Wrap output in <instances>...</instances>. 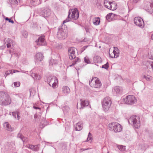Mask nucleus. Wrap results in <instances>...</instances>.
Instances as JSON below:
<instances>
[{
  "mask_svg": "<svg viewBox=\"0 0 153 153\" xmlns=\"http://www.w3.org/2000/svg\"><path fill=\"white\" fill-rule=\"evenodd\" d=\"M21 1V0H12L11 3L12 4L16 5L20 3Z\"/></svg>",
  "mask_w": 153,
  "mask_h": 153,
  "instance_id": "nucleus-30",
  "label": "nucleus"
},
{
  "mask_svg": "<svg viewBox=\"0 0 153 153\" xmlns=\"http://www.w3.org/2000/svg\"><path fill=\"white\" fill-rule=\"evenodd\" d=\"M19 113L17 112V114L16 115V116H17V117L18 118V119H19Z\"/></svg>",
  "mask_w": 153,
  "mask_h": 153,
  "instance_id": "nucleus-55",
  "label": "nucleus"
},
{
  "mask_svg": "<svg viewBox=\"0 0 153 153\" xmlns=\"http://www.w3.org/2000/svg\"><path fill=\"white\" fill-rule=\"evenodd\" d=\"M85 29L86 31V32H88V29H87L86 28H85Z\"/></svg>",
  "mask_w": 153,
  "mask_h": 153,
  "instance_id": "nucleus-61",
  "label": "nucleus"
},
{
  "mask_svg": "<svg viewBox=\"0 0 153 153\" xmlns=\"http://www.w3.org/2000/svg\"><path fill=\"white\" fill-rule=\"evenodd\" d=\"M39 145L35 146L30 145H29L28 147L29 149H32L34 151L36 152L39 151Z\"/></svg>",
  "mask_w": 153,
  "mask_h": 153,
  "instance_id": "nucleus-18",
  "label": "nucleus"
},
{
  "mask_svg": "<svg viewBox=\"0 0 153 153\" xmlns=\"http://www.w3.org/2000/svg\"><path fill=\"white\" fill-rule=\"evenodd\" d=\"M30 96L33 97L35 94L36 91L34 88H31L29 90Z\"/></svg>",
  "mask_w": 153,
  "mask_h": 153,
  "instance_id": "nucleus-28",
  "label": "nucleus"
},
{
  "mask_svg": "<svg viewBox=\"0 0 153 153\" xmlns=\"http://www.w3.org/2000/svg\"><path fill=\"white\" fill-rule=\"evenodd\" d=\"M111 104V100L109 97L105 98L102 103L103 109L105 111L108 110Z\"/></svg>",
  "mask_w": 153,
  "mask_h": 153,
  "instance_id": "nucleus-6",
  "label": "nucleus"
},
{
  "mask_svg": "<svg viewBox=\"0 0 153 153\" xmlns=\"http://www.w3.org/2000/svg\"><path fill=\"white\" fill-rule=\"evenodd\" d=\"M114 92H115L116 94H121L122 92V88L117 86L114 87Z\"/></svg>",
  "mask_w": 153,
  "mask_h": 153,
  "instance_id": "nucleus-19",
  "label": "nucleus"
},
{
  "mask_svg": "<svg viewBox=\"0 0 153 153\" xmlns=\"http://www.w3.org/2000/svg\"><path fill=\"white\" fill-rule=\"evenodd\" d=\"M36 42L37 45H45L46 44L45 36L44 35H42L39 37L38 39L36 41Z\"/></svg>",
  "mask_w": 153,
  "mask_h": 153,
  "instance_id": "nucleus-13",
  "label": "nucleus"
},
{
  "mask_svg": "<svg viewBox=\"0 0 153 153\" xmlns=\"http://www.w3.org/2000/svg\"><path fill=\"white\" fill-rule=\"evenodd\" d=\"M8 22H10L12 24H13L14 23V21L13 20H11V19H9Z\"/></svg>",
  "mask_w": 153,
  "mask_h": 153,
  "instance_id": "nucleus-48",
  "label": "nucleus"
},
{
  "mask_svg": "<svg viewBox=\"0 0 153 153\" xmlns=\"http://www.w3.org/2000/svg\"><path fill=\"white\" fill-rule=\"evenodd\" d=\"M140 0H133V2L134 3H136Z\"/></svg>",
  "mask_w": 153,
  "mask_h": 153,
  "instance_id": "nucleus-52",
  "label": "nucleus"
},
{
  "mask_svg": "<svg viewBox=\"0 0 153 153\" xmlns=\"http://www.w3.org/2000/svg\"><path fill=\"white\" fill-rule=\"evenodd\" d=\"M30 3L33 6H36L39 4L38 0H30Z\"/></svg>",
  "mask_w": 153,
  "mask_h": 153,
  "instance_id": "nucleus-25",
  "label": "nucleus"
},
{
  "mask_svg": "<svg viewBox=\"0 0 153 153\" xmlns=\"http://www.w3.org/2000/svg\"><path fill=\"white\" fill-rule=\"evenodd\" d=\"M4 126L5 128L8 131H12L14 130V128L11 127L8 122H5L4 124Z\"/></svg>",
  "mask_w": 153,
  "mask_h": 153,
  "instance_id": "nucleus-15",
  "label": "nucleus"
},
{
  "mask_svg": "<svg viewBox=\"0 0 153 153\" xmlns=\"http://www.w3.org/2000/svg\"><path fill=\"white\" fill-rule=\"evenodd\" d=\"M22 36L25 38H27L28 35L27 32L25 30H23L22 31Z\"/></svg>",
  "mask_w": 153,
  "mask_h": 153,
  "instance_id": "nucleus-37",
  "label": "nucleus"
},
{
  "mask_svg": "<svg viewBox=\"0 0 153 153\" xmlns=\"http://www.w3.org/2000/svg\"><path fill=\"white\" fill-rule=\"evenodd\" d=\"M92 135L90 132H89L86 141L88 142H91L92 141Z\"/></svg>",
  "mask_w": 153,
  "mask_h": 153,
  "instance_id": "nucleus-31",
  "label": "nucleus"
},
{
  "mask_svg": "<svg viewBox=\"0 0 153 153\" xmlns=\"http://www.w3.org/2000/svg\"><path fill=\"white\" fill-rule=\"evenodd\" d=\"M111 3L112 2H108V1L107 0H104L103 3L104 6L107 8H108V5H110Z\"/></svg>",
  "mask_w": 153,
  "mask_h": 153,
  "instance_id": "nucleus-26",
  "label": "nucleus"
},
{
  "mask_svg": "<svg viewBox=\"0 0 153 153\" xmlns=\"http://www.w3.org/2000/svg\"><path fill=\"white\" fill-rule=\"evenodd\" d=\"M146 7H145L146 10L150 11H153V2H147Z\"/></svg>",
  "mask_w": 153,
  "mask_h": 153,
  "instance_id": "nucleus-16",
  "label": "nucleus"
},
{
  "mask_svg": "<svg viewBox=\"0 0 153 153\" xmlns=\"http://www.w3.org/2000/svg\"><path fill=\"white\" fill-rule=\"evenodd\" d=\"M128 122L132 123L134 127L138 128L140 127V118L137 116H132L129 119Z\"/></svg>",
  "mask_w": 153,
  "mask_h": 153,
  "instance_id": "nucleus-5",
  "label": "nucleus"
},
{
  "mask_svg": "<svg viewBox=\"0 0 153 153\" xmlns=\"http://www.w3.org/2000/svg\"><path fill=\"white\" fill-rule=\"evenodd\" d=\"M93 61L94 63H100L102 62V59L99 56H96L94 57Z\"/></svg>",
  "mask_w": 153,
  "mask_h": 153,
  "instance_id": "nucleus-21",
  "label": "nucleus"
},
{
  "mask_svg": "<svg viewBox=\"0 0 153 153\" xmlns=\"http://www.w3.org/2000/svg\"><path fill=\"white\" fill-rule=\"evenodd\" d=\"M88 149H82V150H83V151L86 150H88Z\"/></svg>",
  "mask_w": 153,
  "mask_h": 153,
  "instance_id": "nucleus-60",
  "label": "nucleus"
},
{
  "mask_svg": "<svg viewBox=\"0 0 153 153\" xmlns=\"http://www.w3.org/2000/svg\"><path fill=\"white\" fill-rule=\"evenodd\" d=\"M7 43H9V44H12L13 41L10 39L8 38L6 40V42Z\"/></svg>",
  "mask_w": 153,
  "mask_h": 153,
  "instance_id": "nucleus-45",
  "label": "nucleus"
},
{
  "mask_svg": "<svg viewBox=\"0 0 153 153\" xmlns=\"http://www.w3.org/2000/svg\"><path fill=\"white\" fill-rule=\"evenodd\" d=\"M34 118H36L37 117V116L36 114H35L34 116Z\"/></svg>",
  "mask_w": 153,
  "mask_h": 153,
  "instance_id": "nucleus-58",
  "label": "nucleus"
},
{
  "mask_svg": "<svg viewBox=\"0 0 153 153\" xmlns=\"http://www.w3.org/2000/svg\"><path fill=\"white\" fill-rule=\"evenodd\" d=\"M109 129L111 131L115 132H119L122 131V126L117 122H113L109 124Z\"/></svg>",
  "mask_w": 153,
  "mask_h": 153,
  "instance_id": "nucleus-4",
  "label": "nucleus"
},
{
  "mask_svg": "<svg viewBox=\"0 0 153 153\" xmlns=\"http://www.w3.org/2000/svg\"><path fill=\"white\" fill-rule=\"evenodd\" d=\"M109 8L108 7V9H110L111 10H114L116 9L115 7H114V6H115V4L112 2V3L109 5Z\"/></svg>",
  "mask_w": 153,
  "mask_h": 153,
  "instance_id": "nucleus-36",
  "label": "nucleus"
},
{
  "mask_svg": "<svg viewBox=\"0 0 153 153\" xmlns=\"http://www.w3.org/2000/svg\"><path fill=\"white\" fill-rule=\"evenodd\" d=\"M58 61L56 59H51L49 62L50 65H53L58 64Z\"/></svg>",
  "mask_w": 153,
  "mask_h": 153,
  "instance_id": "nucleus-24",
  "label": "nucleus"
},
{
  "mask_svg": "<svg viewBox=\"0 0 153 153\" xmlns=\"http://www.w3.org/2000/svg\"><path fill=\"white\" fill-rule=\"evenodd\" d=\"M17 138H20L23 142L25 141V139L24 136L21 133H19L17 136Z\"/></svg>",
  "mask_w": 153,
  "mask_h": 153,
  "instance_id": "nucleus-29",
  "label": "nucleus"
},
{
  "mask_svg": "<svg viewBox=\"0 0 153 153\" xmlns=\"http://www.w3.org/2000/svg\"><path fill=\"white\" fill-rule=\"evenodd\" d=\"M5 47V45L1 46H0V50L4 49Z\"/></svg>",
  "mask_w": 153,
  "mask_h": 153,
  "instance_id": "nucleus-49",
  "label": "nucleus"
},
{
  "mask_svg": "<svg viewBox=\"0 0 153 153\" xmlns=\"http://www.w3.org/2000/svg\"><path fill=\"white\" fill-rule=\"evenodd\" d=\"M30 74H31V76L35 80H39L41 79L40 76L39 75L37 74L32 73V71L30 72Z\"/></svg>",
  "mask_w": 153,
  "mask_h": 153,
  "instance_id": "nucleus-23",
  "label": "nucleus"
},
{
  "mask_svg": "<svg viewBox=\"0 0 153 153\" xmlns=\"http://www.w3.org/2000/svg\"><path fill=\"white\" fill-rule=\"evenodd\" d=\"M107 153H109V152H108Z\"/></svg>",
  "mask_w": 153,
  "mask_h": 153,
  "instance_id": "nucleus-63",
  "label": "nucleus"
},
{
  "mask_svg": "<svg viewBox=\"0 0 153 153\" xmlns=\"http://www.w3.org/2000/svg\"><path fill=\"white\" fill-rule=\"evenodd\" d=\"M84 61L87 64H90L91 63L88 57H85L84 58Z\"/></svg>",
  "mask_w": 153,
  "mask_h": 153,
  "instance_id": "nucleus-39",
  "label": "nucleus"
},
{
  "mask_svg": "<svg viewBox=\"0 0 153 153\" xmlns=\"http://www.w3.org/2000/svg\"><path fill=\"white\" fill-rule=\"evenodd\" d=\"M33 108L35 109H40V108L38 107H36L35 106H33Z\"/></svg>",
  "mask_w": 153,
  "mask_h": 153,
  "instance_id": "nucleus-54",
  "label": "nucleus"
},
{
  "mask_svg": "<svg viewBox=\"0 0 153 153\" xmlns=\"http://www.w3.org/2000/svg\"><path fill=\"white\" fill-rule=\"evenodd\" d=\"M150 66L152 68V70H153V62H150Z\"/></svg>",
  "mask_w": 153,
  "mask_h": 153,
  "instance_id": "nucleus-50",
  "label": "nucleus"
},
{
  "mask_svg": "<svg viewBox=\"0 0 153 153\" xmlns=\"http://www.w3.org/2000/svg\"><path fill=\"white\" fill-rule=\"evenodd\" d=\"M124 102L127 104L132 105L136 102L135 97L133 95H129L123 99Z\"/></svg>",
  "mask_w": 153,
  "mask_h": 153,
  "instance_id": "nucleus-9",
  "label": "nucleus"
},
{
  "mask_svg": "<svg viewBox=\"0 0 153 153\" xmlns=\"http://www.w3.org/2000/svg\"><path fill=\"white\" fill-rule=\"evenodd\" d=\"M44 56L43 53H37L34 57V61L36 65L39 64L42 60Z\"/></svg>",
  "mask_w": 153,
  "mask_h": 153,
  "instance_id": "nucleus-12",
  "label": "nucleus"
},
{
  "mask_svg": "<svg viewBox=\"0 0 153 153\" xmlns=\"http://www.w3.org/2000/svg\"><path fill=\"white\" fill-rule=\"evenodd\" d=\"M17 114V112H12V115L13 117L16 118V115Z\"/></svg>",
  "mask_w": 153,
  "mask_h": 153,
  "instance_id": "nucleus-46",
  "label": "nucleus"
},
{
  "mask_svg": "<svg viewBox=\"0 0 153 153\" xmlns=\"http://www.w3.org/2000/svg\"><path fill=\"white\" fill-rule=\"evenodd\" d=\"M12 70H9L6 71L5 72V75H4V76H5L6 77L8 75L10 74H12Z\"/></svg>",
  "mask_w": 153,
  "mask_h": 153,
  "instance_id": "nucleus-38",
  "label": "nucleus"
},
{
  "mask_svg": "<svg viewBox=\"0 0 153 153\" xmlns=\"http://www.w3.org/2000/svg\"><path fill=\"white\" fill-rule=\"evenodd\" d=\"M108 62H107L105 64L102 65V68L105 69H107L108 68Z\"/></svg>",
  "mask_w": 153,
  "mask_h": 153,
  "instance_id": "nucleus-40",
  "label": "nucleus"
},
{
  "mask_svg": "<svg viewBox=\"0 0 153 153\" xmlns=\"http://www.w3.org/2000/svg\"><path fill=\"white\" fill-rule=\"evenodd\" d=\"M62 92L65 95L69 94L70 92V88L67 86H64L62 88Z\"/></svg>",
  "mask_w": 153,
  "mask_h": 153,
  "instance_id": "nucleus-20",
  "label": "nucleus"
},
{
  "mask_svg": "<svg viewBox=\"0 0 153 153\" xmlns=\"http://www.w3.org/2000/svg\"><path fill=\"white\" fill-rule=\"evenodd\" d=\"M151 39L152 40H153V34L151 35Z\"/></svg>",
  "mask_w": 153,
  "mask_h": 153,
  "instance_id": "nucleus-59",
  "label": "nucleus"
},
{
  "mask_svg": "<svg viewBox=\"0 0 153 153\" xmlns=\"http://www.w3.org/2000/svg\"><path fill=\"white\" fill-rule=\"evenodd\" d=\"M79 13L77 9L74 8L68 11V14L67 17L63 22V24L70 21V19L76 20L78 19Z\"/></svg>",
  "mask_w": 153,
  "mask_h": 153,
  "instance_id": "nucleus-2",
  "label": "nucleus"
},
{
  "mask_svg": "<svg viewBox=\"0 0 153 153\" xmlns=\"http://www.w3.org/2000/svg\"><path fill=\"white\" fill-rule=\"evenodd\" d=\"M149 59L153 60V56H150L149 57Z\"/></svg>",
  "mask_w": 153,
  "mask_h": 153,
  "instance_id": "nucleus-56",
  "label": "nucleus"
},
{
  "mask_svg": "<svg viewBox=\"0 0 153 153\" xmlns=\"http://www.w3.org/2000/svg\"><path fill=\"white\" fill-rule=\"evenodd\" d=\"M90 85L94 88H100L102 85V84L99 80L96 79V77L92 78L91 81H89Z\"/></svg>",
  "mask_w": 153,
  "mask_h": 153,
  "instance_id": "nucleus-10",
  "label": "nucleus"
},
{
  "mask_svg": "<svg viewBox=\"0 0 153 153\" xmlns=\"http://www.w3.org/2000/svg\"><path fill=\"white\" fill-rule=\"evenodd\" d=\"M151 77L149 76L148 75L147 76L144 75L143 76V78L145 79L147 81H149L150 80Z\"/></svg>",
  "mask_w": 153,
  "mask_h": 153,
  "instance_id": "nucleus-43",
  "label": "nucleus"
},
{
  "mask_svg": "<svg viewBox=\"0 0 153 153\" xmlns=\"http://www.w3.org/2000/svg\"><path fill=\"white\" fill-rule=\"evenodd\" d=\"M11 102V99L9 95L6 92L0 91V105H7Z\"/></svg>",
  "mask_w": 153,
  "mask_h": 153,
  "instance_id": "nucleus-1",
  "label": "nucleus"
},
{
  "mask_svg": "<svg viewBox=\"0 0 153 153\" xmlns=\"http://www.w3.org/2000/svg\"><path fill=\"white\" fill-rule=\"evenodd\" d=\"M12 44H9V43H7L6 45L7 48H9L11 47V45Z\"/></svg>",
  "mask_w": 153,
  "mask_h": 153,
  "instance_id": "nucleus-47",
  "label": "nucleus"
},
{
  "mask_svg": "<svg viewBox=\"0 0 153 153\" xmlns=\"http://www.w3.org/2000/svg\"><path fill=\"white\" fill-rule=\"evenodd\" d=\"M93 22L95 25H98L100 23V19L99 17H95L93 19Z\"/></svg>",
  "mask_w": 153,
  "mask_h": 153,
  "instance_id": "nucleus-22",
  "label": "nucleus"
},
{
  "mask_svg": "<svg viewBox=\"0 0 153 153\" xmlns=\"http://www.w3.org/2000/svg\"><path fill=\"white\" fill-rule=\"evenodd\" d=\"M10 18H9L8 17H6L5 18V19L6 21H8L9 20Z\"/></svg>",
  "mask_w": 153,
  "mask_h": 153,
  "instance_id": "nucleus-57",
  "label": "nucleus"
},
{
  "mask_svg": "<svg viewBox=\"0 0 153 153\" xmlns=\"http://www.w3.org/2000/svg\"><path fill=\"white\" fill-rule=\"evenodd\" d=\"M18 96L20 98H22L23 97V95L21 94H17Z\"/></svg>",
  "mask_w": 153,
  "mask_h": 153,
  "instance_id": "nucleus-51",
  "label": "nucleus"
},
{
  "mask_svg": "<svg viewBox=\"0 0 153 153\" xmlns=\"http://www.w3.org/2000/svg\"><path fill=\"white\" fill-rule=\"evenodd\" d=\"M13 70V71H12V74H13V73H16V72H19V71L17 70Z\"/></svg>",
  "mask_w": 153,
  "mask_h": 153,
  "instance_id": "nucleus-53",
  "label": "nucleus"
},
{
  "mask_svg": "<svg viewBox=\"0 0 153 153\" xmlns=\"http://www.w3.org/2000/svg\"><path fill=\"white\" fill-rule=\"evenodd\" d=\"M47 82L50 86H52L53 88H56V85L58 83V80L57 77L54 76H49L47 79Z\"/></svg>",
  "mask_w": 153,
  "mask_h": 153,
  "instance_id": "nucleus-7",
  "label": "nucleus"
},
{
  "mask_svg": "<svg viewBox=\"0 0 153 153\" xmlns=\"http://www.w3.org/2000/svg\"><path fill=\"white\" fill-rule=\"evenodd\" d=\"M114 50L113 51V53L114 54V56H110L111 58H117L119 55V50L118 48L116 47H114Z\"/></svg>",
  "mask_w": 153,
  "mask_h": 153,
  "instance_id": "nucleus-14",
  "label": "nucleus"
},
{
  "mask_svg": "<svg viewBox=\"0 0 153 153\" xmlns=\"http://www.w3.org/2000/svg\"><path fill=\"white\" fill-rule=\"evenodd\" d=\"M81 59L79 58L78 57H77L76 59H75L74 61L73 62L72 64L71 65H70V66H72L73 65H74L76 64L77 63V62H79L81 61Z\"/></svg>",
  "mask_w": 153,
  "mask_h": 153,
  "instance_id": "nucleus-33",
  "label": "nucleus"
},
{
  "mask_svg": "<svg viewBox=\"0 0 153 153\" xmlns=\"http://www.w3.org/2000/svg\"><path fill=\"white\" fill-rule=\"evenodd\" d=\"M57 37L61 40L65 39L67 36V27L65 25H62L61 28L58 29Z\"/></svg>",
  "mask_w": 153,
  "mask_h": 153,
  "instance_id": "nucleus-3",
  "label": "nucleus"
},
{
  "mask_svg": "<svg viewBox=\"0 0 153 153\" xmlns=\"http://www.w3.org/2000/svg\"><path fill=\"white\" fill-rule=\"evenodd\" d=\"M80 101H81L80 109H82L85 107L87 106L88 105L89 103L88 101L82 100V99H81Z\"/></svg>",
  "mask_w": 153,
  "mask_h": 153,
  "instance_id": "nucleus-17",
  "label": "nucleus"
},
{
  "mask_svg": "<svg viewBox=\"0 0 153 153\" xmlns=\"http://www.w3.org/2000/svg\"><path fill=\"white\" fill-rule=\"evenodd\" d=\"M82 126L79 123L77 124V127L76 128V131H80L82 128Z\"/></svg>",
  "mask_w": 153,
  "mask_h": 153,
  "instance_id": "nucleus-34",
  "label": "nucleus"
},
{
  "mask_svg": "<svg viewBox=\"0 0 153 153\" xmlns=\"http://www.w3.org/2000/svg\"><path fill=\"white\" fill-rule=\"evenodd\" d=\"M117 147L121 151H124L126 149V146L122 145H117Z\"/></svg>",
  "mask_w": 153,
  "mask_h": 153,
  "instance_id": "nucleus-32",
  "label": "nucleus"
},
{
  "mask_svg": "<svg viewBox=\"0 0 153 153\" xmlns=\"http://www.w3.org/2000/svg\"><path fill=\"white\" fill-rule=\"evenodd\" d=\"M75 50L73 48H71L69 49L68 51V53L71 54H75Z\"/></svg>",
  "mask_w": 153,
  "mask_h": 153,
  "instance_id": "nucleus-35",
  "label": "nucleus"
},
{
  "mask_svg": "<svg viewBox=\"0 0 153 153\" xmlns=\"http://www.w3.org/2000/svg\"><path fill=\"white\" fill-rule=\"evenodd\" d=\"M134 22L136 25L140 27L143 28L144 27V22L143 19L140 17H135L134 19Z\"/></svg>",
  "mask_w": 153,
  "mask_h": 153,
  "instance_id": "nucleus-11",
  "label": "nucleus"
},
{
  "mask_svg": "<svg viewBox=\"0 0 153 153\" xmlns=\"http://www.w3.org/2000/svg\"><path fill=\"white\" fill-rule=\"evenodd\" d=\"M39 14L44 17H48L51 14V11L50 9L48 7L45 8H42L38 10Z\"/></svg>",
  "mask_w": 153,
  "mask_h": 153,
  "instance_id": "nucleus-8",
  "label": "nucleus"
},
{
  "mask_svg": "<svg viewBox=\"0 0 153 153\" xmlns=\"http://www.w3.org/2000/svg\"><path fill=\"white\" fill-rule=\"evenodd\" d=\"M20 83L19 82H15L14 83V85L15 87H19L20 86Z\"/></svg>",
  "mask_w": 153,
  "mask_h": 153,
  "instance_id": "nucleus-41",
  "label": "nucleus"
},
{
  "mask_svg": "<svg viewBox=\"0 0 153 153\" xmlns=\"http://www.w3.org/2000/svg\"><path fill=\"white\" fill-rule=\"evenodd\" d=\"M88 46H83L82 48H81L80 50V51L81 53L83 52L86 49V48Z\"/></svg>",
  "mask_w": 153,
  "mask_h": 153,
  "instance_id": "nucleus-44",
  "label": "nucleus"
},
{
  "mask_svg": "<svg viewBox=\"0 0 153 153\" xmlns=\"http://www.w3.org/2000/svg\"><path fill=\"white\" fill-rule=\"evenodd\" d=\"M69 58L70 59H72L75 58V56L74 54H68Z\"/></svg>",
  "mask_w": 153,
  "mask_h": 153,
  "instance_id": "nucleus-42",
  "label": "nucleus"
},
{
  "mask_svg": "<svg viewBox=\"0 0 153 153\" xmlns=\"http://www.w3.org/2000/svg\"><path fill=\"white\" fill-rule=\"evenodd\" d=\"M114 14L113 13H109L106 16V18L107 20L109 21L114 16Z\"/></svg>",
  "mask_w": 153,
  "mask_h": 153,
  "instance_id": "nucleus-27",
  "label": "nucleus"
},
{
  "mask_svg": "<svg viewBox=\"0 0 153 153\" xmlns=\"http://www.w3.org/2000/svg\"><path fill=\"white\" fill-rule=\"evenodd\" d=\"M9 51L10 53H11V51Z\"/></svg>",
  "mask_w": 153,
  "mask_h": 153,
  "instance_id": "nucleus-62",
  "label": "nucleus"
}]
</instances>
